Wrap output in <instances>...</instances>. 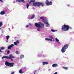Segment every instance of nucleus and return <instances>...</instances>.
Returning <instances> with one entry per match:
<instances>
[{
	"mask_svg": "<svg viewBox=\"0 0 74 74\" xmlns=\"http://www.w3.org/2000/svg\"><path fill=\"white\" fill-rule=\"evenodd\" d=\"M35 25L36 26V27H39L38 28L37 30L39 32H40V28H41V27H44V25L42 23H36L35 24Z\"/></svg>",
	"mask_w": 74,
	"mask_h": 74,
	"instance_id": "obj_1",
	"label": "nucleus"
},
{
	"mask_svg": "<svg viewBox=\"0 0 74 74\" xmlns=\"http://www.w3.org/2000/svg\"><path fill=\"white\" fill-rule=\"evenodd\" d=\"M69 29H71V27H70L69 26L67 25L64 24L62 26L61 29L62 31L66 32V31L69 30Z\"/></svg>",
	"mask_w": 74,
	"mask_h": 74,
	"instance_id": "obj_2",
	"label": "nucleus"
},
{
	"mask_svg": "<svg viewBox=\"0 0 74 74\" xmlns=\"http://www.w3.org/2000/svg\"><path fill=\"white\" fill-rule=\"evenodd\" d=\"M33 5L35 6L40 7V5H41L42 7H44V3L43 2H36L35 3H33Z\"/></svg>",
	"mask_w": 74,
	"mask_h": 74,
	"instance_id": "obj_3",
	"label": "nucleus"
},
{
	"mask_svg": "<svg viewBox=\"0 0 74 74\" xmlns=\"http://www.w3.org/2000/svg\"><path fill=\"white\" fill-rule=\"evenodd\" d=\"M69 45L68 44L65 45L64 47L62 48L61 49L62 52V53L65 52L66 49L69 48Z\"/></svg>",
	"mask_w": 74,
	"mask_h": 74,
	"instance_id": "obj_4",
	"label": "nucleus"
},
{
	"mask_svg": "<svg viewBox=\"0 0 74 74\" xmlns=\"http://www.w3.org/2000/svg\"><path fill=\"white\" fill-rule=\"evenodd\" d=\"M5 64L7 66H8L9 67H14V65L15 64L13 63H10L7 61H5Z\"/></svg>",
	"mask_w": 74,
	"mask_h": 74,
	"instance_id": "obj_5",
	"label": "nucleus"
},
{
	"mask_svg": "<svg viewBox=\"0 0 74 74\" xmlns=\"http://www.w3.org/2000/svg\"><path fill=\"white\" fill-rule=\"evenodd\" d=\"M45 3L47 5H52V2L51 1L49 2L48 0H46L45 1Z\"/></svg>",
	"mask_w": 74,
	"mask_h": 74,
	"instance_id": "obj_6",
	"label": "nucleus"
},
{
	"mask_svg": "<svg viewBox=\"0 0 74 74\" xmlns=\"http://www.w3.org/2000/svg\"><path fill=\"white\" fill-rule=\"evenodd\" d=\"M12 57V55H10L9 57L7 56H3L2 57V59H11V58Z\"/></svg>",
	"mask_w": 74,
	"mask_h": 74,
	"instance_id": "obj_7",
	"label": "nucleus"
},
{
	"mask_svg": "<svg viewBox=\"0 0 74 74\" xmlns=\"http://www.w3.org/2000/svg\"><path fill=\"white\" fill-rule=\"evenodd\" d=\"M13 46H14V44H11L10 45L8 46V49H11Z\"/></svg>",
	"mask_w": 74,
	"mask_h": 74,
	"instance_id": "obj_8",
	"label": "nucleus"
},
{
	"mask_svg": "<svg viewBox=\"0 0 74 74\" xmlns=\"http://www.w3.org/2000/svg\"><path fill=\"white\" fill-rule=\"evenodd\" d=\"M16 2H18V3H21V2H22V3H25V1H24V0H17L16 1Z\"/></svg>",
	"mask_w": 74,
	"mask_h": 74,
	"instance_id": "obj_9",
	"label": "nucleus"
},
{
	"mask_svg": "<svg viewBox=\"0 0 74 74\" xmlns=\"http://www.w3.org/2000/svg\"><path fill=\"white\" fill-rule=\"evenodd\" d=\"M52 66L53 67H56L58 66V65L56 63L52 65Z\"/></svg>",
	"mask_w": 74,
	"mask_h": 74,
	"instance_id": "obj_10",
	"label": "nucleus"
},
{
	"mask_svg": "<svg viewBox=\"0 0 74 74\" xmlns=\"http://www.w3.org/2000/svg\"><path fill=\"white\" fill-rule=\"evenodd\" d=\"M19 41L17 40L16 42H14V44L15 45H18V44H19Z\"/></svg>",
	"mask_w": 74,
	"mask_h": 74,
	"instance_id": "obj_11",
	"label": "nucleus"
},
{
	"mask_svg": "<svg viewBox=\"0 0 74 74\" xmlns=\"http://www.w3.org/2000/svg\"><path fill=\"white\" fill-rule=\"evenodd\" d=\"M10 55H12V57L10 58V59H10L11 61H12L13 60L12 58H13V59H14L15 58V57L13 56L12 55V54H11Z\"/></svg>",
	"mask_w": 74,
	"mask_h": 74,
	"instance_id": "obj_12",
	"label": "nucleus"
},
{
	"mask_svg": "<svg viewBox=\"0 0 74 74\" xmlns=\"http://www.w3.org/2000/svg\"><path fill=\"white\" fill-rule=\"evenodd\" d=\"M23 69H21L19 71V73L20 74H23V72L22 71Z\"/></svg>",
	"mask_w": 74,
	"mask_h": 74,
	"instance_id": "obj_13",
	"label": "nucleus"
},
{
	"mask_svg": "<svg viewBox=\"0 0 74 74\" xmlns=\"http://www.w3.org/2000/svg\"><path fill=\"white\" fill-rule=\"evenodd\" d=\"M43 22L45 23V24L46 25H46V26H47V27H48V26L49 25V24H48V23L47 22H46V21H43Z\"/></svg>",
	"mask_w": 74,
	"mask_h": 74,
	"instance_id": "obj_14",
	"label": "nucleus"
},
{
	"mask_svg": "<svg viewBox=\"0 0 74 74\" xmlns=\"http://www.w3.org/2000/svg\"><path fill=\"white\" fill-rule=\"evenodd\" d=\"M35 0H30L29 2V4H30L31 3H35Z\"/></svg>",
	"mask_w": 74,
	"mask_h": 74,
	"instance_id": "obj_15",
	"label": "nucleus"
},
{
	"mask_svg": "<svg viewBox=\"0 0 74 74\" xmlns=\"http://www.w3.org/2000/svg\"><path fill=\"white\" fill-rule=\"evenodd\" d=\"M0 14L1 15H4V14H5V12L3 10L1 12Z\"/></svg>",
	"mask_w": 74,
	"mask_h": 74,
	"instance_id": "obj_16",
	"label": "nucleus"
},
{
	"mask_svg": "<svg viewBox=\"0 0 74 74\" xmlns=\"http://www.w3.org/2000/svg\"><path fill=\"white\" fill-rule=\"evenodd\" d=\"M48 63L47 62H42L43 65H45V64H48Z\"/></svg>",
	"mask_w": 74,
	"mask_h": 74,
	"instance_id": "obj_17",
	"label": "nucleus"
},
{
	"mask_svg": "<svg viewBox=\"0 0 74 74\" xmlns=\"http://www.w3.org/2000/svg\"><path fill=\"white\" fill-rule=\"evenodd\" d=\"M45 40L47 41H52V39H50L48 38H45Z\"/></svg>",
	"mask_w": 74,
	"mask_h": 74,
	"instance_id": "obj_18",
	"label": "nucleus"
},
{
	"mask_svg": "<svg viewBox=\"0 0 74 74\" xmlns=\"http://www.w3.org/2000/svg\"><path fill=\"white\" fill-rule=\"evenodd\" d=\"M10 36L9 35H8L6 36V38L7 40H8L9 38H10Z\"/></svg>",
	"mask_w": 74,
	"mask_h": 74,
	"instance_id": "obj_19",
	"label": "nucleus"
},
{
	"mask_svg": "<svg viewBox=\"0 0 74 74\" xmlns=\"http://www.w3.org/2000/svg\"><path fill=\"white\" fill-rule=\"evenodd\" d=\"M20 58L21 59H22V58H24V56L23 55H21L20 56Z\"/></svg>",
	"mask_w": 74,
	"mask_h": 74,
	"instance_id": "obj_20",
	"label": "nucleus"
},
{
	"mask_svg": "<svg viewBox=\"0 0 74 74\" xmlns=\"http://www.w3.org/2000/svg\"><path fill=\"white\" fill-rule=\"evenodd\" d=\"M2 26H3V22H0V27H1Z\"/></svg>",
	"mask_w": 74,
	"mask_h": 74,
	"instance_id": "obj_21",
	"label": "nucleus"
},
{
	"mask_svg": "<svg viewBox=\"0 0 74 74\" xmlns=\"http://www.w3.org/2000/svg\"><path fill=\"white\" fill-rule=\"evenodd\" d=\"M29 4H26V6L27 7V8H29Z\"/></svg>",
	"mask_w": 74,
	"mask_h": 74,
	"instance_id": "obj_22",
	"label": "nucleus"
},
{
	"mask_svg": "<svg viewBox=\"0 0 74 74\" xmlns=\"http://www.w3.org/2000/svg\"><path fill=\"white\" fill-rule=\"evenodd\" d=\"M34 16H35L34 15H33L31 17V19H33L34 18Z\"/></svg>",
	"mask_w": 74,
	"mask_h": 74,
	"instance_id": "obj_23",
	"label": "nucleus"
},
{
	"mask_svg": "<svg viewBox=\"0 0 74 74\" xmlns=\"http://www.w3.org/2000/svg\"><path fill=\"white\" fill-rule=\"evenodd\" d=\"M49 37L50 38V40H52V39H53V37H52V36H49Z\"/></svg>",
	"mask_w": 74,
	"mask_h": 74,
	"instance_id": "obj_24",
	"label": "nucleus"
},
{
	"mask_svg": "<svg viewBox=\"0 0 74 74\" xmlns=\"http://www.w3.org/2000/svg\"><path fill=\"white\" fill-rule=\"evenodd\" d=\"M63 69H65L66 70H67L68 69V68L67 67H63Z\"/></svg>",
	"mask_w": 74,
	"mask_h": 74,
	"instance_id": "obj_25",
	"label": "nucleus"
},
{
	"mask_svg": "<svg viewBox=\"0 0 74 74\" xmlns=\"http://www.w3.org/2000/svg\"><path fill=\"white\" fill-rule=\"evenodd\" d=\"M40 19L43 20L44 19V17L41 16L40 17Z\"/></svg>",
	"mask_w": 74,
	"mask_h": 74,
	"instance_id": "obj_26",
	"label": "nucleus"
},
{
	"mask_svg": "<svg viewBox=\"0 0 74 74\" xmlns=\"http://www.w3.org/2000/svg\"><path fill=\"white\" fill-rule=\"evenodd\" d=\"M56 41L57 42H59V40L58 39H57V38H56Z\"/></svg>",
	"mask_w": 74,
	"mask_h": 74,
	"instance_id": "obj_27",
	"label": "nucleus"
},
{
	"mask_svg": "<svg viewBox=\"0 0 74 74\" xmlns=\"http://www.w3.org/2000/svg\"><path fill=\"white\" fill-rule=\"evenodd\" d=\"M1 49H2V50H3V49H5V47H1Z\"/></svg>",
	"mask_w": 74,
	"mask_h": 74,
	"instance_id": "obj_28",
	"label": "nucleus"
},
{
	"mask_svg": "<svg viewBox=\"0 0 74 74\" xmlns=\"http://www.w3.org/2000/svg\"><path fill=\"white\" fill-rule=\"evenodd\" d=\"M15 53H16V54H18V51H15Z\"/></svg>",
	"mask_w": 74,
	"mask_h": 74,
	"instance_id": "obj_29",
	"label": "nucleus"
},
{
	"mask_svg": "<svg viewBox=\"0 0 74 74\" xmlns=\"http://www.w3.org/2000/svg\"><path fill=\"white\" fill-rule=\"evenodd\" d=\"M7 53L8 54H9V53H10V51L8 50L7 52Z\"/></svg>",
	"mask_w": 74,
	"mask_h": 74,
	"instance_id": "obj_30",
	"label": "nucleus"
},
{
	"mask_svg": "<svg viewBox=\"0 0 74 74\" xmlns=\"http://www.w3.org/2000/svg\"><path fill=\"white\" fill-rule=\"evenodd\" d=\"M51 31L52 32H55V30H53V29H51Z\"/></svg>",
	"mask_w": 74,
	"mask_h": 74,
	"instance_id": "obj_31",
	"label": "nucleus"
},
{
	"mask_svg": "<svg viewBox=\"0 0 74 74\" xmlns=\"http://www.w3.org/2000/svg\"><path fill=\"white\" fill-rule=\"evenodd\" d=\"M0 1L1 2V3H2V2H3V1L2 0H0Z\"/></svg>",
	"mask_w": 74,
	"mask_h": 74,
	"instance_id": "obj_32",
	"label": "nucleus"
},
{
	"mask_svg": "<svg viewBox=\"0 0 74 74\" xmlns=\"http://www.w3.org/2000/svg\"><path fill=\"white\" fill-rule=\"evenodd\" d=\"M0 52H3L2 51H1V49L0 48Z\"/></svg>",
	"mask_w": 74,
	"mask_h": 74,
	"instance_id": "obj_33",
	"label": "nucleus"
},
{
	"mask_svg": "<svg viewBox=\"0 0 74 74\" xmlns=\"http://www.w3.org/2000/svg\"><path fill=\"white\" fill-rule=\"evenodd\" d=\"M14 74V72H12L11 74Z\"/></svg>",
	"mask_w": 74,
	"mask_h": 74,
	"instance_id": "obj_34",
	"label": "nucleus"
},
{
	"mask_svg": "<svg viewBox=\"0 0 74 74\" xmlns=\"http://www.w3.org/2000/svg\"><path fill=\"white\" fill-rule=\"evenodd\" d=\"M58 73L57 72H55L54 74H57Z\"/></svg>",
	"mask_w": 74,
	"mask_h": 74,
	"instance_id": "obj_35",
	"label": "nucleus"
},
{
	"mask_svg": "<svg viewBox=\"0 0 74 74\" xmlns=\"http://www.w3.org/2000/svg\"><path fill=\"white\" fill-rule=\"evenodd\" d=\"M29 27V25H27L26 26V27Z\"/></svg>",
	"mask_w": 74,
	"mask_h": 74,
	"instance_id": "obj_36",
	"label": "nucleus"
},
{
	"mask_svg": "<svg viewBox=\"0 0 74 74\" xmlns=\"http://www.w3.org/2000/svg\"><path fill=\"white\" fill-rule=\"evenodd\" d=\"M52 41H55V40H54V39H53V40H52Z\"/></svg>",
	"mask_w": 74,
	"mask_h": 74,
	"instance_id": "obj_37",
	"label": "nucleus"
},
{
	"mask_svg": "<svg viewBox=\"0 0 74 74\" xmlns=\"http://www.w3.org/2000/svg\"><path fill=\"white\" fill-rule=\"evenodd\" d=\"M6 42H8V40L6 41Z\"/></svg>",
	"mask_w": 74,
	"mask_h": 74,
	"instance_id": "obj_38",
	"label": "nucleus"
},
{
	"mask_svg": "<svg viewBox=\"0 0 74 74\" xmlns=\"http://www.w3.org/2000/svg\"><path fill=\"white\" fill-rule=\"evenodd\" d=\"M68 7H69V6H70V5H68Z\"/></svg>",
	"mask_w": 74,
	"mask_h": 74,
	"instance_id": "obj_39",
	"label": "nucleus"
},
{
	"mask_svg": "<svg viewBox=\"0 0 74 74\" xmlns=\"http://www.w3.org/2000/svg\"><path fill=\"white\" fill-rule=\"evenodd\" d=\"M1 29V28H0V30Z\"/></svg>",
	"mask_w": 74,
	"mask_h": 74,
	"instance_id": "obj_40",
	"label": "nucleus"
},
{
	"mask_svg": "<svg viewBox=\"0 0 74 74\" xmlns=\"http://www.w3.org/2000/svg\"><path fill=\"white\" fill-rule=\"evenodd\" d=\"M58 42V43H59V44H60V42Z\"/></svg>",
	"mask_w": 74,
	"mask_h": 74,
	"instance_id": "obj_41",
	"label": "nucleus"
},
{
	"mask_svg": "<svg viewBox=\"0 0 74 74\" xmlns=\"http://www.w3.org/2000/svg\"><path fill=\"white\" fill-rule=\"evenodd\" d=\"M34 72H36V71H34Z\"/></svg>",
	"mask_w": 74,
	"mask_h": 74,
	"instance_id": "obj_42",
	"label": "nucleus"
},
{
	"mask_svg": "<svg viewBox=\"0 0 74 74\" xmlns=\"http://www.w3.org/2000/svg\"><path fill=\"white\" fill-rule=\"evenodd\" d=\"M34 74H35V72H34Z\"/></svg>",
	"mask_w": 74,
	"mask_h": 74,
	"instance_id": "obj_43",
	"label": "nucleus"
}]
</instances>
